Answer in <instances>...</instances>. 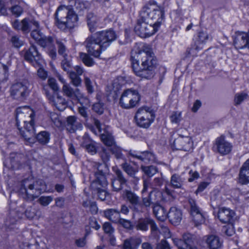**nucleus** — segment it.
<instances>
[{
	"label": "nucleus",
	"instance_id": "f257e3e1",
	"mask_svg": "<svg viewBox=\"0 0 249 249\" xmlns=\"http://www.w3.org/2000/svg\"><path fill=\"white\" fill-rule=\"evenodd\" d=\"M116 37L115 32L111 30L98 32L88 36L84 42L88 53H79L80 58L83 63L88 67L93 66L94 61L89 54L95 57H99L102 51L108 47Z\"/></svg>",
	"mask_w": 249,
	"mask_h": 249
},
{
	"label": "nucleus",
	"instance_id": "f03ea898",
	"mask_svg": "<svg viewBox=\"0 0 249 249\" xmlns=\"http://www.w3.org/2000/svg\"><path fill=\"white\" fill-rule=\"evenodd\" d=\"M88 5V2L82 0H70L68 5L59 6L55 14L58 28L64 30L76 26L78 15H82Z\"/></svg>",
	"mask_w": 249,
	"mask_h": 249
},
{
	"label": "nucleus",
	"instance_id": "7ed1b4c3",
	"mask_svg": "<svg viewBox=\"0 0 249 249\" xmlns=\"http://www.w3.org/2000/svg\"><path fill=\"white\" fill-rule=\"evenodd\" d=\"M131 67L138 76L145 79L152 78L157 65V59L151 47L144 45L137 54V58L131 56Z\"/></svg>",
	"mask_w": 249,
	"mask_h": 249
},
{
	"label": "nucleus",
	"instance_id": "20e7f679",
	"mask_svg": "<svg viewBox=\"0 0 249 249\" xmlns=\"http://www.w3.org/2000/svg\"><path fill=\"white\" fill-rule=\"evenodd\" d=\"M45 189L46 184L42 179L34 181L32 178H26L21 182L19 194L24 199L32 201Z\"/></svg>",
	"mask_w": 249,
	"mask_h": 249
},
{
	"label": "nucleus",
	"instance_id": "39448f33",
	"mask_svg": "<svg viewBox=\"0 0 249 249\" xmlns=\"http://www.w3.org/2000/svg\"><path fill=\"white\" fill-rule=\"evenodd\" d=\"M164 8L158 5L156 1L150 0L143 7L140 16L159 27L164 18Z\"/></svg>",
	"mask_w": 249,
	"mask_h": 249
},
{
	"label": "nucleus",
	"instance_id": "423d86ee",
	"mask_svg": "<svg viewBox=\"0 0 249 249\" xmlns=\"http://www.w3.org/2000/svg\"><path fill=\"white\" fill-rule=\"evenodd\" d=\"M153 22L142 19L140 16L137 23L135 27L134 30L136 34L143 38L149 37L155 34L158 30L159 27L154 24Z\"/></svg>",
	"mask_w": 249,
	"mask_h": 249
},
{
	"label": "nucleus",
	"instance_id": "0eeeda50",
	"mask_svg": "<svg viewBox=\"0 0 249 249\" xmlns=\"http://www.w3.org/2000/svg\"><path fill=\"white\" fill-rule=\"evenodd\" d=\"M140 99V96L137 91L127 89L121 95L119 104L123 108L130 109L138 105Z\"/></svg>",
	"mask_w": 249,
	"mask_h": 249
},
{
	"label": "nucleus",
	"instance_id": "6e6552de",
	"mask_svg": "<svg viewBox=\"0 0 249 249\" xmlns=\"http://www.w3.org/2000/svg\"><path fill=\"white\" fill-rule=\"evenodd\" d=\"M155 118L154 112L149 107H143L138 109L135 119L137 124L142 127H148Z\"/></svg>",
	"mask_w": 249,
	"mask_h": 249
},
{
	"label": "nucleus",
	"instance_id": "1a4fd4ad",
	"mask_svg": "<svg viewBox=\"0 0 249 249\" xmlns=\"http://www.w3.org/2000/svg\"><path fill=\"white\" fill-rule=\"evenodd\" d=\"M177 135L171 143V146L173 149L185 151H189L193 149V142L190 137L180 133L178 134Z\"/></svg>",
	"mask_w": 249,
	"mask_h": 249
},
{
	"label": "nucleus",
	"instance_id": "9d476101",
	"mask_svg": "<svg viewBox=\"0 0 249 249\" xmlns=\"http://www.w3.org/2000/svg\"><path fill=\"white\" fill-rule=\"evenodd\" d=\"M29 86L27 82H19L13 84L10 89L11 95L15 99L23 101L29 93Z\"/></svg>",
	"mask_w": 249,
	"mask_h": 249
},
{
	"label": "nucleus",
	"instance_id": "9b49d317",
	"mask_svg": "<svg viewBox=\"0 0 249 249\" xmlns=\"http://www.w3.org/2000/svg\"><path fill=\"white\" fill-rule=\"evenodd\" d=\"M123 196L129 203L130 210L137 213L141 207L140 196L134 192L126 189L124 191Z\"/></svg>",
	"mask_w": 249,
	"mask_h": 249
},
{
	"label": "nucleus",
	"instance_id": "f8f14e48",
	"mask_svg": "<svg viewBox=\"0 0 249 249\" xmlns=\"http://www.w3.org/2000/svg\"><path fill=\"white\" fill-rule=\"evenodd\" d=\"M13 28L16 30H21L24 34L29 33L33 27H37L38 22L34 20L28 18H25L20 22L18 19H15L12 22Z\"/></svg>",
	"mask_w": 249,
	"mask_h": 249
},
{
	"label": "nucleus",
	"instance_id": "ddd939ff",
	"mask_svg": "<svg viewBox=\"0 0 249 249\" xmlns=\"http://www.w3.org/2000/svg\"><path fill=\"white\" fill-rule=\"evenodd\" d=\"M232 147V144L226 140L224 136L221 135L216 139L213 147V150L214 152L217 153L222 156H224L231 152Z\"/></svg>",
	"mask_w": 249,
	"mask_h": 249
},
{
	"label": "nucleus",
	"instance_id": "4468645a",
	"mask_svg": "<svg viewBox=\"0 0 249 249\" xmlns=\"http://www.w3.org/2000/svg\"><path fill=\"white\" fill-rule=\"evenodd\" d=\"M24 59L30 62L34 67H39L41 65L43 60L41 55L35 45H32L24 53Z\"/></svg>",
	"mask_w": 249,
	"mask_h": 249
},
{
	"label": "nucleus",
	"instance_id": "2eb2a0df",
	"mask_svg": "<svg viewBox=\"0 0 249 249\" xmlns=\"http://www.w3.org/2000/svg\"><path fill=\"white\" fill-rule=\"evenodd\" d=\"M188 202L190 206V213L196 226L204 222L205 218L201 209L199 208L196 201L193 198H189Z\"/></svg>",
	"mask_w": 249,
	"mask_h": 249
},
{
	"label": "nucleus",
	"instance_id": "dca6fc26",
	"mask_svg": "<svg viewBox=\"0 0 249 249\" xmlns=\"http://www.w3.org/2000/svg\"><path fill=\"white\" fill-rule=\"evenodd\" d=\"M93 123L95 125L96 128L98 130L99 132L100 133V138L103 142L108 147H112L116 144L114 137L112 134L105 130L103 133H101V124L100 121L95 118H93Z\"/></svg>",
	"mask_w": 249,
	"mask_h": 249
},
{
	"label": "nucleus",
	"instance_id": "f3484780",
	"mask_svg": "<svg viewBox=\"0 0 249 249\" xmlns=\"http://www.w3.org/2000/svg\"><path fill=\"white\" fill-rule=\"evenodd\" d=\"M20 135L25 140L29 142H34L35 137V128L34 120H29V123L23 127H18Z\"/></svg>",
	"mask_w": 249,
	"mask_h": 249
},
{
	"label": "nucleus",
	"instance_id": "a211bd4d",
	"mask_svg": "<svg viewBox=\"0 0 249 249\" xmlns=\"http://www.w3.org/2000/svg\"><path fill=\"white\" fill-rule=\"evenodd\" d=\"M30 111V108L27 107H18L17 109L16 119L17 127L20 126L19 124L21 122L23 123V125H25L26 124H28L29 121L28 122L25 120L26 118H30V120L31 119L32 120H33V117L35 116V114L33 112H31L29 114V112Z\"/></svg>",
	"mask_w": 249,
	"mask_h": 249
},
{
	"label": "nucleus",
	"instance_id": "6ab92c4d",
	"mask_svg": "<svg viewBox=\"0 0 249 249\" xmlns=\"http://www.w3.org/2000/svg\"><path fill=\"white\" fill-rule=\"evenodd\" d=\"M95 176L96 178L90 185L92 192L105 189L108 184L107 178L102 171L96 172Z\"/></svg>",
	"mask_w": 249,
	"mask_h": 249
},
{
	"label": "nucleus",
	"instance_id": "aec40b11",
	"mask_svg": "<svg viewBox=\"0 0 249 249\" xmlns=\"http://www.w3.org/2000/svg\"><path fill=\"white\" fill-rule=\"evenodd\" d=\"M115 173L116 178L112 179L111 186L113 191L118 192L123 189V185L127 183V179L120 170L117 169Z\"/></svg>",
	"mask_w": 249,
	"mask_h": 249
},
{
	"label": "nucleus",
	"instance_id": "412c9836",
	"mask_svg": "<svg viewBox=\"0 0 249 249\" xmlns=\"http://www.w3.org/2000/svg\"><path fill=\"white\" fill-rule=\"evenodd\" d=\"M233 43L236 49L247 48L249 49V30L247 33H236Z\"/></svg>",
	"mask_w": 249,
	"mask_h": 249
},
{
	"label": "nucleus",
	"instance_id": "4be33fe9",
	"mask_svg": "<svg viewBox=\"0 0 249 249\" xmlns=\"http://www.w3.org/2000/svg\"><path fill=\"white\" fill-rule=\"evenodd\" d=\"M128 154L132 157L136 158L146 163L153 162L155 160V155L150 151H145L137 152L135 151L130 150Z\"/></svg>",
	"mask_w": 249,
	"mask_h": 249
},
{
	"label": "nucleus",
	"instance_id": "5701e85b",
	"mask_svg": "<svg viewBox=\"0 0 249 249\" xmlns=\"http://www.w3.org/2000/svg\"><path fill=\"white\" fill-rule=\"evenodd\" d=\"M170 222L174 225H178L180 223L182 218V211L176 207H172L170 208L167 217Z\"/></svg>",
	"mask_w": 249,
	"mask_h": 249
},
{
	"label": "nucleus",
	"instance_id": "b1692460",
	"mask_svg": "<svg viewBox=\"0 0 249 249\" xmlns=\"http://www.w3.org/2000/svg\"><path fill=\"white\" fill-rule=\"evenodd\" d=\"M234 216V212L228 208H222L218 213V218L223 223H231Z\"/></svg>",
	"mask_w": 249,
	"mask_h": 249
},
{
	"label": "nucleus",
	"instance_id": "393cba45",
	"mask_svg": "<svg viewBox=\"0 0 249 249\" xmlns=\"http://www.w3.org/2000/svg\"><path fill=\"white\" fill-rule=\"evenodd\" d=\"M239 182L242 184L249 183V159L243 163L240 169Z\"/></svg>",
	"mask_w": 249,
	"mask_h": 249
},
{
	"label": "nucleus",
	"instance_id": "a878e982",
	"mask_svg": "<svg viewBox=\"0 0 249 249\" xmlns=\"http://www.w3.org/2000/svg\"><path fill=\"white\" fill-rule=\"evenodd\" d=\"M83 139L84 141L82 142L81 146L91 155L96 154L97 150L95 143L87 136H84Z\"/></svg>",
	"mask_w": 249,
	"mask_h": 249
},
{
	"label": "nucleus",
	"instance_id": "bb28decb",
	"mask_svg": "<svg viewBox=\"0 0 249 249\" xmlns=\"http://www.w3.org/2000/svg\"><path fill=\"white\" fill-rule=\"evenodd\" d=\"M141 243L140 238L131 237L124 240L122 249H138Z\"/></svg>",
	"mask_w": 249,
	"mask_h": 249
},
{
	"label": "nucleus",
	"instance_id": "cd10ccee",
	"mask_svg": "<svg viewBox=\"0 0 249 249\" xmlns=\"http://www.w3.org/2000/svg\"><path fill=\"white\" fill-rule=\"evenodd\" d=\"M206 242L210 249H218L222 245L219 237L213 234L207 236Z\"/></svg>",
	"mask_w": 249,
	"mask_h": 249
},
{
	"label": "nucleus",
	"instance_id": "c85d7f7f",
	"mask_svg": "<svg viewBox=\"0 0 249 249\" xmlns=\"http://www.w3.org/2000/svg\"><path fill=\"white\" fill-rule=\"evenodd\" d=\"M50 102L60 111H63L67 107V102L65 99L59 95L56 97H53Z\"/></svg>",
	"mask_w": 249,
	"mask_h": 249
},
{
	"label": "nucleus",
	"instance_id": "c756f323",
	"mask_svg": "<svg viewBox=\"0 0 249 249\" xmlns=\"http://www.w3.org/2000/svg\"><path fill=\"white\" fill-rule=\"evenodd\" d=\"M153 212L157 219L160 221H163L167 217L168 213L166 209L160 204L153 206Z\"/></svg>",
	"mask_w": 249,
	"mask_h": 249
},
{
	"label": "nucleus",
	"instance_id": "7c9ffc66",
	"mask_svg": "<svg viewBox=\"0 0 249 249\" xmlns=\"http://www.w3.org/2000/svg\"><path fill=\"white\" fill-rule=\"evenodd\" d=\"M185 181V179L181 176L174 174L171 176L170 184L171 186L174 188L181 189Z\"/></svg>",
	"mask_w": 249,
	"mask_h": 249
},
{
	"label": "nucleus",
	"instance_id": "2f4dec72",
	"mask_svg": "<svg viewBox=\"0 0 249 249\" xmlns=\"http://www.w3.org/2000/svg\"><path fill=\"white\" fill-rule=\"evenodd\" d=\"M105 216L112 222L117 223L119 220V210L115 209H109L104 211Z\"/></svg>",
	"mask_w": 249,
	"mask_h": 249
},
{
	"label": "nucleus",
	"instance_id": "473e14b6",
	"mask_svg": "<svg viewBox=\"0 0 249 249\" xmlns=\"http://www.w3.org/2000/svg\"><path fill=\"white\" fill-rule=\"evenodd\" d=\"M162 193L158 190H153L151 191L148 195L151 200L153 203V206L160 204L162 200Z\"/></svg>",
	"mask_w": 249,
	"mask_h": 249
},
{
	"label": "nucleus",
	"instance_id": "72a5a7b5",
	"mask_svg": "<svg viewBox=\"0 0 249 249\" xmlns=\"http://www.w3.org/2000/svg\"><path fill=\"white\" fill-rule=\"evenodd\" d=\"M35 138L42 145L47 144L50 140V134L46 131H42L38 133Z\"/></svg>",
	"mask_w": 249,
	"mask_h": 249
},
{
	"label": "nucleus",
	"instance_id": "f704fd0d",
	"mask_svg": "<svg viewBox=\"0 0 249 249\" xmlns=\"http://www.w3.org/2000/svg\"><path fill=\"white\" fill-rule=\"evenodd\" d=\"M182 239L185 244L187 245V249H197L194 245L195 238L193 235L190 233H184L182 236Z\"/></svg>",
	"mask_w": 249,
	"mask_h": 249
},
{
	"label": "nucleus",
	"instance_id": "c9c22d12",
	"mask_svg": "<svg viewBox=\"0 0 249 249\" xmlns=\"http://www.w3.org/2000/svg\"><path fill=\"white\" fill-rule=\"evenodd\" d=\"M9 42L12 47L16 49L20 48L24 43V40L18 35L12 36L9 39Z\"/></svg>",
	"mask_w": 249,
	"mask_h": 249
},
{
	"label": "nucleus",
	"instance_id": "e433bc0d",
	"mask_svg": "<svg viewBox=\"0 0 249 249\" xmlns=\"http://www.w3.org/2000/svg\"><path fill=\"white\" fill-rule=\"evenodd\" d=\"M141 209L137 212V213H141L144 212V210H148L150 209L151 206L153 208V203L151 200L148 196L146 197H143L142 199H141Z\"/></svg>",
	"mask_w": 249,
	"mask_h": 249
},
{
	"label": "nucleus",
	"instance_id": "4c0bfd02",
	"mask_svg": "<svg viewBox=\"0 0 249 249\" xmlns=\"http://www.w3.org/2000/svg\"><path fill=\"white\" fill-rule=\"evenodd\" d=\"M141 169L145 175L152 177L158 172V168L154 165L144 166L141 165Z\"/></svg>",
	"mask_w": 249,
	"mask_h": 249
},
{
	"label": "nucleus",
	"instance_id": "58836bf2",
	"mask_svg": "<svg viewBox=\"0 0 249 249\" xmlns=\"http://www.w3.org/2000/svg\"><path fill=\"white\" fill-rule=\"evenodd\" d=\"M150 221V218L145 217L138 220L136 228L138 230L146 231L148 230V225Z\"/></svg>",
	"mask_w": 249,
	"mask_h": 249
},
{
	"label": "nucleus",
	"instance_id": "ea45409f",
	"mask_svg": "<svg viewBox=\"0 0 249 249\" xmlns=\"http://www.w3.org/2000/svg\"><path fill=\"white\" fill-rule=\"evenodd\" d=\"M77 123L76 118L75 116H69L67 119V129H69V131L71 132H74L77 128Z\"/></svg>",
	"mask_w": 249,
	"mask_h": 249
},
{
	"label": "nucleus",
	"instance_id": "a19ab883",
	"mask_svg": "<svg viewBox=\"0 0 249 249\" xmlns=\"http://www.w3.org/2000/svg\"><path fill=\"white\" fill-rule=\"evenodd\" d=\"M9 76L8 66L0 62V83L6 81Z\"/></svg>",
	"mask_w": 249,
	"mask_h": 249
},
{
	"label": "nucleus",
	"instance_id": "79ce46f5",
	"mask_svg": "<svg viewBox=\"0 0 249 249\" xmlns=\"http://www.w3.org/2000/svg\"><path fill=\"white\" fill-rule=\"evenodd\" d=\"M37 43L41 47L47 48V49L54 45L53 38L51 36H45Z\"/></svg>",
	"mask_w": 249,
	"mask_h": 249
},
{
	"label": "nucleus",
	"instance_id": "37998d69",
	"mask_svg": "<svg viewBox=\"0 0 249 249\" xmlns=\"http://www.w3.org/2000/svg\"><path fill=\"white\" fill-rule=\"evenodd\" d=\"M87 109V108L84 107H78V112L79 114L85 118L86 126L88 127L92 132L96 134L95 132V129L94 127L91 124H89L88 123V115Z\"/></svg>",
	"mask_w": 249,
	"mask_h": 249
},
{
	"label": "nucleus",
	"instance_id": "c03bdc74",
	"mask_svg": "<svg viewBox=\"0 0 249 249\" xmlns=\"http://www.w3.org/2000/svg\"><path fill=\"white\" fill-rule=\"evenodd\" d=\"M121 166L124 171L129 176L134 177L136 173L138 172L137 169L133 167L131 165L125 162L122 164Z\"/></svg>",
	"mask_w": 249,
	"mask_h": 249
},
{
	"label": "nucleus",
	"instance_id": "a18cd8bd",
	"mask_svg": "<svg viewBox=\"0 0 249 249\" xmlns=\"http://www.w3.org/2000/svg\"><path fill=\"white\" fill-rule=\"evenodd\" d=\"M56 43L57 45L59 54L62 55L63 58L67 57L68 56L67 53L68 50L65 43L62 40H57Z\"/></svg>",
	"mask_w": 249,
	"mask_h": 249
},
{
	"label": "nucleus",
	"instance_id": "49530a36",
	"mask_svg": "<svg viewBox=\"0 0 249 249\" xmlns=\"http://www.w3.org/2000/svg\"><path fill=\"white\" fill-rule=\"evenodd\" d=\"M69 77L71 79V83L72 85L76 87L81 86L82 80L74 71L70 72Z\"/></svg>",
	"mask_w": 249,
	"mask_h": 249
},
{
	"label": "nucleus",
	"instance_id": "de8ad7c7",
	"mask_svg": "<svg viewBox=\"0 0 249 249\" xmlns=\"http://www.w3.org/2000/svg\"><path fill=\"white\" fill-rule=\"evenodd\" d=\"M31 33V36L37 42L42 38L44 36L39 30V24L37 27H33L32 29Z\"/></svg>",
	"mask_w": 249,
	"mask_h": 249
},
{
	"label": "nucleus",
	"instance_id": "09e8293b",
	"mask_svg": "<svg viewBox=\"0 0 249 249\" xmlns=\"http://www.w3.org/2000/svg\"><path fill=\"white\" fill-rule=\"evenodd\" d=\"M109 149L105 147H102L101 150L99 152V154L104 163L108 162L110 159Z\"/></svg>",
	"mask_w": 249,
	"mask_h": 249
},
{
	"label": "nucleus",
	"instance_id": "8fccbe9b",
	"mask_svg": "<svg viewBox=\"0 0 249 249\" xmlns=\"http://www.w3.org/2000/svg\"><path fill=\"white\" fill-rule=\"evenodd\" d=\"M248 97V95L246 93L241 92L237 93L235 95L234 102L235 106H238L241 104V103L246 99Z\"/></svg>",
	"mask_w": 249,
	"mask_h": 249
},
{
	"label": "nucleus",
	"instance_id": "3c124183",
	"mask_svg": "<svg viewBox=\"0 0 249 249\" xmlns=\"http://www.w3.org/2000/svg\"><path fill=\"white\" fill-rule=\"evenodd\" d=\"M61 67L64 71L67 72L69 74L72 71V65L70 60H68L67 57L64 58L61 62Z\"/></svg>",
	"mask_w": 249,
	"mask_h": 249
},
{
	"label": "nucleus",
	"instance_id": "603ef678",
	"mask_svg": "<svg viewBox=\"0 0 249 249\" xmlns=\"http://www.w3.org/2000/svg\"><path fill=\"white\" fill-rule=\"evenodd\" d=\"M53 200L52 196H41L38 199V202L43 206H48Z\"/></svg>",
	"mask_w": 249,
	"mask_h": 249
},
{
	"label": "nucleus",
	"instance_id": "864d4df0",
	"mask_svg": "<svg viewBox=\"0 0 249 249\" xmlns=\"http://www.w3.org/2000/svg\"><path fill=\"white\" fill-rule=\"evenodd\" d=\"M222 231L228 236H231L235 233L234 227L232 224L223 226Z\"/></svg>",
	"mask_w": 249,
	"mask_h": 249
},
{
	"label": "nucleus",
	"instance_id": "5fc2aeb1",
	"mask_svg": "<svg viewBox=\"0 0 249 249\" xmlns=\"http://www.w3.org/2000/svg\"><path fill=\"white\" fill-rule=\"evenodd\" d=\"M62 90L67 96L73 98L74 89L69 85L64 84Z\"/></svg>",
	"mask_w": 249,
	"mask_h": 249
},
{
	"label": "nucleus",
	"instance_id": "6e6d98bb",
	"mask_svg": "<svg viewBox=\"0 0 249 249\" xmlns=\"http://www.w3.org/2000/svg\"><path fill=\"white\" fill-rule=\"evenodd\" d=\"M92 193L96 195L98 198L101 201L105 200L107 196L109 195V193L105 189L92 192Z\"/></svg>",
	"mask_w": 249,
	"mask_h": 249
},
{
	"label": "nucleus",
	"instance_id": "4d7b16f0",
	"mask_svg": "<svg viewBox=\"0 0 249 249\" xmlns=\"http://www.w3.org/2000/svg\"><path fill=\"white\" fill-rule=\"evenodd\" d=\"M9 7L8 4L3 0H0V15L3 16H8V9Z\"/></svg>",
	"mask_w": 249,
	"mask_h": 249
},
{
	"label": "nucleus",
	"instance_id": "13d9d810",
	"mask_svg": "<svg viewBox=\"0 0 249 249\" xmlns=\"http://www.w3.org/2000/svg\"><path fill=\"white\" fill-rule=\"evenodd\" d=\"M9 10L17 17L20 16L23 12L22 8L18 5H13L9 7Z\"/></svg>",
	"mask_w": 249,
	"mask_h": 249
},
{
	"label": "nucleus",
	"instance_id": "bf43d9fd",
	"mask_svg": "<svg viewBox=\"0 0 249 249\" xmlns=\"http://www.w3.org/2000/svg\"><path fill=\"white\" fill-rule=\"evenodd\" d=\"M104 104L103 103L98 102L95 103L92 106V110L97 113L102 114L104 111Z\"/></svg>",
	"mask_w": 249,
	"mask_h": 249
},
{
	"label": "nucleus",
	"instance_id": "052dcab7",
	"mask_svg": "<svg viewBox=\"0 0 249 249\" xmlns=\"http://www.w3.org/2000/svg\"><path fill=\"white\" fill-rule=\"evenodd\" d=\"M109 150L113 154L115 155L117 159H122L123 158V154L121 152V150L120 147L116 145V144L111 147Z\"/></svg>",
	"mask_w": 249,
	"mask_h": 249
},
{
	"label": "nucleus",
	"instance_id": "680f3d73",
	"mask_svg": "<svg viewBox=\"0 0 249 249\" xmlns=\"http://www.w3.org/2000/svg\"><path fill=\"white\" fill-rule=\"evenodd\" d=\"M117 223L127 229H131L132 228V223L130 221L120 217H119V220H118Z\"/></svg>",
	"mask_w": 249,
	"mask_h": 249
},
{
	"label": "nucleus",
	"instance_id": "e2e57ef3",
	"mask_svg": "<svg viewBox=\"0 0 249 249\" xmlns=\"http://www.w3.org/2000/svg\"><path fill=\"white\" fill-rule=\"evenodd\" d=\"M208 34L205 32L202 31L198 33L197 41L200 44L205 43L209 39Z\"/></svg>",
	"mask_w": 249,
	"mask_h": 249
},
{
	"label": "nucleus",
	"instance_id": "0e129e2a",
	"mask_svg": "<svg viewBox=\"0 0 249 249\" xmlns=\"http://www.w3.org/2000/svg\"><path fill=\"white\" fill-rule=\"evenodd\" d=\"M48 84L50 88L54 91H57L59 90V87L56 83V80L53 78H49L48 79Z\"/></svg>",
	"mask_w": 249,
	"mask_h": 249
},
{
	"label": "nucleus",
	"instance_id": "69168bd1",
	"mask_svg": "<svg viewBox=\"0 0 249 249\" xmlns=\"http://www.w3.org/2000/svg\"><path fill=\"white\" fill-rule=\"evenodd\" d=\"M173 240L175 245L178 247V249H187V245L185 244L183 239L176 238Z\"/></svg>",
	"mask_w": 249,
	"mask_h": 249
},
{
	"label": "nucleus",
	"instance_id": "338daca9",
	"mask_svg": "<svg viewBox=\"0 0 249 249\" xmlns=\"http://www.w3.org/2000/svg\"><path fill=\"white\" fill-rule=\"evenodd\" d=\"M124 37H121L119 39V43L121 45H125L130 41L129 32L127 29L124 31Z\"/></svg>",
	"mask_w": 249,
	"mask_h": 249
},
{
	"label": "nucleus",
	"instance_id": "774afa93",
	"mask_svg": "<svg viewBox=\"0 0 249 249\" xmlns=\"http://www.w3.org/2000/svg\"><path fill=\"white\" fill-rule=\"evenodd\" d=\"M156 249H171V248L165 240H161L157 244Z\"/></svg>",
	"mask_w": 249,
	"mask_h": 249
}]
</instances>
